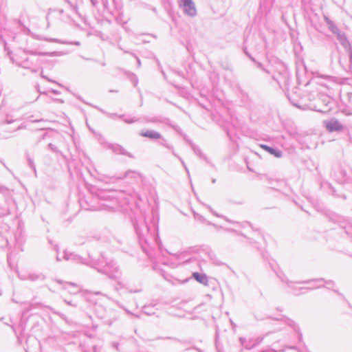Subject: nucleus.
Instances as JSON below:
<instances>
[{"label":"nucleus","mask_w":352,"mask_h":352,"mask_svg":"<svg viewBox=\"0 0 352 352\" xmlns=\"http://www.w3.org/2000/svg\"><path fill=\"white\" fill-rule=\"evenodd\" d=\"M257 66H258V67H259V68H261V69H263L264 71H265L267 74H270V72H269L268 70H265V69L263 67V65H262L260 63H257Z\"/></svg>","instance_id":"nucleus-42"},{"label":"nucleus","mask_w":352,"mask_h":352,"mask_svg":"<svg viewBox=\"0 0 352 352\" xmlns=\"http://www.w3.org/2000/svg\"><path fill=\"white\" fill-rule=\"evenodd\" d=\"M161 140H162V142H161V144L162 145H163L164 146H165L166 148H167L168 149H170L172 151H174L173 146H171L170 144H168L165 139L161 138Z\"/></svg>","instance_id":"nucleus-29"},{"label":"nucleus","mask_w":352,"mask_h":352,"mask_svg":"<svg viewBox=\"0 0 352 352\" xmlns=\"http://www.w3.org/2000/svg\"><path fill=\"white\" fill-rule=\"evenodd\" d=\"M56 260H57V261H60V258H59L58 255L56 256Z\"/></svg>","instance_id":"nucleus-55"},{"label":"nucleus","mask_w":352,"mask_h":352,"mask_svg":"<svg viewBox=\"0 0 352 352\" xmlns=\"http://www.w3.org/2000/svg\"><path fill=\"white\" fill-rule=\"evenodd\" d=\"M28 162L29 166L32 168L34 172L36 173V170L35 165L34 164L33 160L30 157H28Z\"/></svg>","instance_id":"nucleus-34"},{"label":"nucleus","mask_w":352,"mask_h":352,"mask_svg":"<svg viewBox=\"0 0 352 352\" xmlns=\"http://www.w3.org/2000/svg\"><path fill=\"white\" fill-rule=\"evenodd\" d=\"M12 63H15L19 67L30 70L32 73H36L39 70L40 61L38 58L32 59L28 57H23L20 54H12V52H7Z\"/></svg>","instance_id":"nucleus-4"},{"label":"nucleus","mask_w":352,"mask_h":352,"mask_svg":"<svg viewBox=\"0 0 352 352\" xmlns=\"http://www.w3.org/2000/svg\"><path fill=\"white\" fill-rule=\"evenodd\" d=\"M117 179H124L125 178H130L134 179L135 182H139L142 181V175L135 170H129L124 173L116 177Z\"/></svg>","instance_id":"nucleus-12"},{"label":"nucleus","mask_w":352,"mask_h":352,"mask_svg":"<svg viewBox=\"0 0 352 352\" xmlns=\"http://www.w3.org/2000/svg\"><path fill=\"white\" fill-rule=\"evenodd\" d=\"M138 84V79L135 78V81H134V86L135 87Z\"/></svg>","instance_id":"nucleus-52"},{"label":"nucleus","mask_w":352,"mask_h":352,"mask_svg":"<svg viewBox=\"0 0 352 352\" xmlns=\"http://www.w3.org/2000/svg\"><path fill=\"white\" fill-rule=\"evenodd\" d=\"M179 6L182 8L185 14L192 17L197 15V9L192 0H179Z\"/></svg>","instance_id":"nucleus-9"},{"label":"nucleus","mask_w":352,"mask_h":352,"mask_svg":"<svg viewBox=\"0 0 352 352\" xmlns=\"http://www.w3.org/2000/svg\"><path fill=\"white\" fill-rule=\"evenodd\" d=\"M347 107L349 109L348 113L352 114V94L349 96V103L347 104Z\"/></svg>","instance_id":"nucleus-28"},{"label":"nucleus","mask_w":352,"mask_h":352,"mask_svg":"<svg viewBox=\"0 0 352 352\" xmlns=\"http://www.w3.org/2000/svg\"><path fill=\"white\" fill-rule=\"evenodd\" d=\"M56 281L58 283H59V284H61V283H62V281H61V280H56Z\"/></svg>","instance_id":"nucleus-56"},{"label":"nucleus","mask_w":352,"mask_h":352,"mask_svg":"<svg viewBox=\"0 0 352 352\" xmlns=\"http://www.w3.org/2000/svg\"><path fill=\"white\" fill-rule=\"evenodd\" d=\"M272 78L280 88H285L289 81V74L286 66L283 63H278L272 72Z\"/></svg>","instance_id":"nucleus-6"},{"label":"nucleus","mask_w":352,"mask_h":352,"mask_svg":"<svg viewBox=\"0 0 352 352\" xmlns=\"http://www.w3.org/2000/svg\"><path fill=\"white\" fill-rule=\"evenodd\" d=\"M332 221L337 222L341 228L345 230V232L347 234L351 235L352 236V224L349 222L343 217L338 215L333 214L331 217Z\"/></svg>","instance_id":"nucleus-11"},{"label":"nucleus","mask_w":352,"mask_h":352,"mask_svg":"<svg viewBox=\"0 0 352 352\" xmlns=\"http://www.w3.org/2000/svg\"><path fill=\"white\" fill-rule=\"evenodd\" d=\"M52 94H56V95H59L60 94V91H57V90H55V89H52L50 91Z\"/></svg>","instance_id":"nucleus-44"},{"label":"nucleus","mask_w":352,"mask_h":352,"mask_svg":"<svg viewBox=\"0 0 352 352\" xmlns=\"http://www.w3.org/2000/svg\"><path fill=\"white\" fill-rule=\"evenodd\" d=\"M18 276H19V278L21 280H29V278H28V273H25V274H18Z\"/></svg>","instance_id":"nucleus-35"},{"label":"nucleus","mask_w":352,"mask_h":352,"mask_svg":"<svg viewBox=\"0 0 352 352\" xmlns=\"http://www.w3.org/2000/svg\"><path fill=\"white\" fill-rule=\"evenodd\" d=\"M140 291V290H139V289H138V290H135V291H133V290H131V289H129V292H134V293H135V292H139Z\"/></svg>","instance_id":"nucleus-51"},{"label":"nucleus","mask_w":352,"mask_h":352,"mask_svg":"<svg viewBox=\"0 0 352 352\" xmlns=\"http://www.w3.org/2000/svg\"><path fill=\"white\" fill-rule=\"evenodd\" d=\"M0 197L5 201V204H0V208L2 210L3 215H8L14 206V200L12 197V190L5 187L0 186Z\"/></svg>","instance_id":"nucleus-7"},{"label":"nucleus","mask_w":352,"mask_h":352,"mask_svg":"<svg viewBox=\"0 0 352 352\" xmlns=\"http://www.w3.org/2000/svg\"><path fill=\"white\" fill-rule=\"evenodd\" d=\"M336 180L340 184H344L346 182V176L344 171L340 170L338 173H334Z\"/></svg>","instance_id":"nucleus-21"},{"label":"nucleus","mask_w":352,"mask_h":352,"mask_svg":"<svg viewBox=\"0 0 352 352\" xmlns=\"http://www.w3.org/2000/svg\"><path fill=\"white\" fill-rule=\"evenodd\" d=\"M336 36L340 45L348 54L350 59H352V47L346 34L344 32H340Z\"/></svg>","instance_id":"nucleus-10"},{"label":"nucleus","mask_w":352,"mask_h":352,"mask_svg":"<svg viewBox=\"0 0 352 352\" xmlns=\"http://www.w3.org/2000/svg\"><path fill=\"white\" fill-rule=\"evenodd\" d=\"M212 183H215V182H216V179H212Z\"/></svg>","instance_id":"nucleus-58"},{"label":"nucleus","mask_w":352,"mask_h":352,"mask_svg":"<svg viewBox=\"0 0 352 352\" xmlns=\"http://www.w3.org/2000/svg\"><path fill=\"white\" fill-rule=\"evenodd\" d=\"M137 61H138V66H140L141 63H140V60L138 58H137Z\"/></svg>","instance_id":"nucleus-53"},{"label":"nucleus","mask_w":352,"mask_h":352,"mask_svg":"<svg viewBox=\"0 0 352 352\" xmlns=\"http://www.w3.org/2000/svg\"><path fill=\"white\" fill-rule=\"evenodd\" d=\"M111 196L109 192L100 190L97 194L80 200V206L85 210L98 211H113L114 206L109 204Z\"/></svg>","instance_id":"nucleus-2"},{"label":"nucleus","mask_w":352,"mask_h":352,"mask_svg":"<svg viewBox=\"0 0 352 352\" xmlns=\"http://www.w3.org/2000/svg\"><path fill=\"white\" fill-rule=\"evenodd\" d=\"M330 109V108H329L327 107V105H326L325 108L324 109H316L317 111H319V112H327L329 111V110Z\"/></svg>","instance_id":"nucleus-40"},{"label":"nucleus","mask_w":352,"mask_h":352,"mask_svg":"<svg viewBox=\"0 0 352 352\" xmlns=\"http://www.w3.org/2000/svg\"><path fill=\"white\" fill-rule=\"evenodd\" d=\"M122 277L118 280H115L116 281V285H115V289L116 291H119L122 289H128V284L127 282L124 280H121Z\"/></svg>","instance_id":"nucleus-23"},{"label":"nucleus","mask_w":352,"mask_h":352,"mask_svg":"<svg viewBox=\"0 0 352 352\" xmlns=\"http://www.w3.org/2000/svg\"><path fill=\"white\" fill-rule=\"evenodd\" d=\"M112 346L115 348L117 351H119V344L118 342H113Z\"/></svg>","instance_id":"nucleus-41"},{"label":"nucleus","mask_w":352,"mask_h":352,"mask_svg":"<svg viewBox=\"0 0 352 352\" xmlns=\"http://www.w3.org/2000/svg\"><path fill=\"white\" fill-rule=\"evenodd\" d=\"M10 260H11V256H10V254H8V262L9 265H10Z\"/></svg>","instance_id":"nucleus-49"},{"label":"nucleus","mask_w":352,"mask_h":352,"mask_svg":"<svg viewBox=\"0 0 352 352\" xmlns=\"http://www.w3.org/2000/svg\"><path fill=\"white\" fill-rule=\"evenodd\" d=\"M277 276L279 279L283 282L286 283L287 287L290 289L291 292L294 295H300L302 294H305L307 291H310L315 289H318L320 285H318L316 287H299L298 285L300 284H310L312 282H322L323 281V278H318V279H310L304 281H298V282H292L289 281L286 276L283 274V272L280 270L276 272Z\"/></svg>","instance_id":"nucleus-3"},{"label":"nucleus","mask_w":352,"mask_h":352,"mask_svg":"<svg viewBox=\"0 0 352 352\" xmlns=\"http://www.w3.org/2000/svg\"><path fill=\"white\" fill-rule=\"evenodd\" d=\"M261 147L263 148L265 151L270 153V154L275 156L276 157L279 158V157H281L283 155L282 151H280L279 149L274 148H272V147H270L269 146L264 145V144H261Z\"/></svg>","instance_id":"nucleus-19"},{"label":"nucleus","mask_w":352,"mask_h":352,"mask_svg":"<svg viewBox=\"0 0 352 352\" xmlns=\"http://www.w3.org/2000/svg\"><path fill=\"white\" fill-rule=\"evenodd\" d=\"M194 151L196 155H197L200 158H204V159H206V157L204 156V155L201 153V150L198 148H194Z\"/></svg>","instance_id":"nucleus-31"},{"label":"nucleus","mask_w":352,"mask_h":352,"mask_svg":"<svg viewBox=\"0 0 352 352\" xmlns=\"http://www.w3.org/2000/svg\"><path fill=\"white\" fill-rule=\"evenodd\" d=\"M99 316L100 318H104V316Z\"/></svg>","instance_id":"nucleus-60"},{"label":"nucleus","mask_w":352,"mask_h":352,"mask_svg":"<svg viewBox=\"0 0 352 352\" xmlns=\"http://www.w3.org/2000/svg\"><path fill=\"white\" fill-rule=\"evenodd\" d=\"M45 40L47 41H50V42H57V43H63V42H62L56 38H46Z\"/></svg>","instance_id":"nucleus-39"},{"label":"nucleus","mask_w":352,"mask_h":352,"mask_svg":"<svg viewBox=\"0 0 352 352\" xmlns=\"http://www.w3.org/2000/svg\"><path fill=\"white\" fill-rule=\"evenodd\" d=\"M66 285L67 286H71V287H76V284L72 283H66Z\"/></svg>","instance_id":"nucleus-46"},{"label":"nucleus","mask_w":352,"mask_h":352,"mask_svg":"<svg viewBox=\"0 0 352 352\" xmlns=\"http://www.w3.org/2000/svg\"><path fill=\"white\" fill-rule=\"evenodd\" d=\"M94 267L98 272L106 275L110 279L118 280L122 277V271L113 260L107 261L105 263L100 261Z\"/></svg>","instance_id":"nucleus-5"},{"label":"nucleus","mask_w":352,"mask_h":352,"mask_svg":"<svg viewBox=\"0 0 352 352\" xmlns=\"http://www.w3.org/2000/svg\"><path fill=\"white\" fill-rule=\"evenodd\" d=\"M285 323L291 327L294 332L297 334L298 340L299 342H300L302 339V335L300 332L299 327L292 320L287 318L284 320Z\"/></svg>","instance_id":"nucleus-16"},{"label":"nucleus","mask_w":352,"mask_h":352,"mask_svg":"<svg viewBox=\"0 0 352 352\" xmlns=\"http://www.w3.org/2000/svg\"><path fill=\"white\" fill-rule=\"evenodd\" d=\"M118 118L122 120L126 124H132L138 120V119L135 118H131L130 116H126L125 115H119Z\"/></svg>","instance_id":"nucleus-26"},{"label":"nucleus","mask_w":352,"mask_h":352,"mask_svg":"<svg viewBox=\"0 0 352 352\" xmlns=\"http://www.w3.org/2000/svg\"><path fill=\"white\" fill-rule=\"evenodd\" d=\"M322 125L329 132H340L344 129V126L336 118L323 120Z\"/></svg>","instance_id":"nucleus-8"},{"label":"nucleus","mask_w":352,"mask_h":352,"mask_svg":"<svg viewBox=\"0 0 352 352\" xmlns=\"http://www.w3.org/2000/svg\"><path fill=\"white\" fill-rule=\"evenodd\" d=\"M29 280L31 281H36L38 280H45V276L42 274H36V273H28Z\"/></svg>","instance_id":"nucleus-25"},{"label":"nucleus","mask_w":352,"mask_h":352,"mask_svg":"<svg viewBox=\"0 0 352 352\" xmlns=\"http://www.w3.org/2000/svg\"><path fill=\"white\" fill-rule=\"evenodd\" d=\"M173 155L174 156L177 157V158L181 161V162H182V165L184 166V168L186 169V170L187 173L188 174V173H189L188 170V168H187V167H186V164H185L184 162L183 161V160H182L179 156H178V155L175 153V151H173Z\"/></svg>","instance_id":"nucleus-32"},{"label":"nucleus","mask_w":352,"mask_h":352,"mask_svg":"<svg viewBox=\"0 0 352 352\" xmlns=\"http://www.w3.org/2000/svg\"><path fill=\"white\" fill-rule=\"evenodd\" d=\"M204 206L208 209V210L214 216L217 217H223L225 218L222 215H220L219 214H217L210 206L208 205H206V204H204Z\"/></svg>","instance_id":"nucleus-30"},{"label":"nucleus","mask_w":352,"mask_h":352,"mask_svg":"<svg viewBox=\"0 0 352 352\" xmlns=\"http://www.w3.org/2000/svg\"><path fill=\"white\" fill-rule=\"evenodd\" d=\"M64 258L67 261H74L76 262H81V258L76 254L67 251L64 252Z\"/></svg>","instance_id":"nucleus-22"},{"label":"nucleus","mask_w":352,"mask_h":352,"mask_svg":"<svg viewBox=\"0 0 352 352\" xmlns=\"http://www.w3.org/2000/svg\"><path fill=\"white\" fill-rule=\"evenodd\" d=\"M140 135L150 140H158L162 138V135L154 130L142 131L140 133Z\"/></svg>","instance_id":"nucleus-14"},{"label":"nucleus","mask_w":352,"mask_h":352,"mask_svg":"<svg viewBox=\"0 0 352 352\" xmlns=\"http://www.w3.org/2000/svg\"><path fill=\"white\" fill-rule=\"evenodd\" d=\"M241 352H245V350H244V349H242V350H241Z\"/></svg>","instance_id":"nucleus-63"},{"label":"nucleus","mask_w":352,"mask_h":352,"mask_svg":"<svg viewBox=\"0 0 352 352\" xmlns=\"http://www.w3.org/2000/svg\"><path fill=\"white\" fill-rule=\"evenodd\" d=\"M41 78H44V79L47 80V81H49V82H52L56 83V84H57L58 86L62 87V85H60V84L58 83L56 81H54V80H52V79L49 78L48 77H47L46 76H45V75L43 74V72H41Z\"/></svg>","instance_id":"nucleus-33"},{"label":"nucleus","mask_w":352,"mask_h":352,"mask_svg":"<svg viewBox=\"0 0 352 352\" xmlns=\"http://www.w3.org/2000/svg\"><path fill=\"white\" fill-rule=\"evenodd\" d=\"M146 122H156V119H155V118L146 119Z\"/></svg>","instance_id":"nucleus-47"},{"label":"nucleus","mask_w":352,"mask_h":352,"mask_svg":"<svg viewBox=\"0 0 352 352\" xmlns=\"http://www.w3.org/2000/svg\"><path fill=\"white\" fill-rule=\"evenodd\" d=\"M53 100H56L57 102H59L60 103H63V100L62 99H54V98H52Z\"/></svg>","instance_id":"nucleus-48"},{"label":"nucleus","mask_w":352,"mask_h":352,"mask_svg":"<svg viewBox=\"0 0 352 352\" xmlns=\"http://www.w3.org/2000/svg\"><path fill=\"white\" fill-rule=\"evenodd\" d=\"M5 50H7V51H8V52H10V50H7V48H5Z\"/></svg>","instance_id":"nucleus-62"},{"label":"nucleus","mask_w":352,"mask_h":352,"mask_svg":"<svg viewBox=\"0 0 352 352\" xmlns=\"http://www.w3.org/2000/svg\"><path fill=\"white\" fill-rule=\"evenodd\" d=\"M194 217L195 219L199 220V221H204V219L202 216H201L200 214L196 213V212H194Z\"/></svg>","instance_id":"nucleus-38"},{"label":"nucleus","mask_w":352,"mask_h":352,"mask_svg":"<svg viewBox=\"0 0 352 352\" xmlns=\"http://www.w3.org/2000/svg\"><path fill=\"white\" fill-rule=\"evenodd\" d=\"M65 302L66 304H67L68 305L76 307V305L72 304V302L71 301H67V300H65Z\"/></svg>","instance_id":"nucleus-43"},{"label":"nucleus","mask_w":352,"mask_h":352,"mask_svg":"<svg viewBox=\"0 0 352 352\" xmlns=\"http://www.w3.org/2000/svg\"><path fill=\"white\" fill-rule=\"evenodd\" d=\"M75 44L76 45H79V43L78 42H76Z\"/></svg>","instance_id":"nucleus-61"},{"label":"nucleus","mask_w":352,"mask_h":352,"mask_svg":"<svg viewBox=\"0 0 352 352\" xmlns=\"http://www.w3.org/2000/svg\"><path fill=\"white\" fill-rule=\"evenodd\" d=\"M23 54H32V55H40V56H60L62 53L60 52H36L32 50H23Z\"/></svg>","instance_id":"nucleus-17"},{"label":"nucleus","mask_w":352,"mask_h":352,"mask_svg":"<svg viewBox=\"0 0 352 352\" xmlns=\"http://www.w3.org/2000/svg\"><path fill=\"white\" fill-rule=\"evenodd\" d=\"M151 217H146L142 214L140 217L136 219L134 226L135 232L142 241L148 243L150 241L155 239V234L157 230V223L154 220L153 213Z\"/></svg>","instance_id":"nucleus-1"},{"label":"nucleus","mask_w":352,"mask_h":352,"mask_svg":"<svg viewBox=\"0 0 352 352\" xmlns=\"http://www.w3.org/2000/svg\"><path fill=\"white\" fill-rule=\"evenodd\" d=\"M93 351H94V352H98L97 346H94Z\"/></svg>","instance_id":"nucleus-50"},{"label":"nucleus","mask_w":352,"mask_h":352,"mask_svg":"<svg viewBox=\"0 0 352 352\" xmlns=\"http://www.w3.org/2000/svg\"><path fill=\"white\" fill-rule=\"evenodd\" d=\"M90 1H91V3H92V5L94 6H97V4H98V1L97 0H90Z\"/></svg>","instance_id":"nucleus-45"},{"label":"nucleus","mask_w":352,"mask_h":352,"mask_svg":"<svg viewBox=\"0 0 352 352\" xmlns=\"http://www.w3.org/2000/svg\"><path fill=\"white\" fill-rule=\"evenodd\" d=\"M98 309H102V307L101 306H98L96 312H98Z\"/></svg>","instance_id":"nucleus-54"},{"label":"nucleus","mask_w":352,"mask_h":352,"mask_svg":"<svg viewBox=\"0 0 352 352\" xmlns=\"http://www.w3.org/2000/svg\"><path fill=\"white\" fill-rule=\"evenodd\" d=\"M326 283L327 285V287L328 288H330V287L333 286L334 285V283L332 281V280H327L325 281L324 279H323V281L322 282H312L310 284H308L309 286L308 287H316V286H318V285H320V287H324V285L323 283Z\"/></svg>","instance_id":"nucleus-24"},{"label":"nucleus","mask_w":352,"mask_h":352,"mask_svg":"<svg viewBox=\"0 0 352 352\" xmlns=\"http://www.w3.org/2000/svg\"><path fill=\"white\" fill-rule=\"evenodd\" d=\"M101 293L100 292H98L96 293V294H100Z\"/></svg>","instance_id":"nucleus-59"},{"label":"nucleus","mask_w":352,"mask_h":352,"mask_svg":"<svg viewBox=\"0 0 352 352\" xmlns=\"http://www.w3.org/2000/svg\"><path fill=\"white\" fill-rule=\"evenodd\" d=\"M324 19L327 25H328L329 30L333 34L337 35L338 33L341 32L340 29L336 25V24L332 21H331L327 16H324Z\"/></svg>","instance_id":"nucleus-20"},{"label":"nucleus","mask_w":352,"mask_h":352,"mask_svg":"<svg viewBox=\"0 0 352 352\" xmlns=\"http://www.w3.org/2000/svg\"><path fill=\"white\" fill-rule=\"evenodd\" d=\"M240 342H241L242 346L244 348V349L248 350V349H252L254 347H255L261 342V340H247L245 338H241Z\"/></svg>","instance_id":"nucleus-15"},{"label":"nucleus","mask_w":352,"mask_h":352,"mask_svg":"<svg viewBox=\"0 0 352 352\" xmlns=\"http://www.w3.org/2000/svg\"><path fill=\"white\" fill-rule=\"evenodd\" d=\"M97 109H98L100 111H101L102 113H104L105 115H107L109 118H113L114 117H118V114L116 113H108V112H106L104 111L103 109H100L98 107H96Z\"/></svg>","instance_id":"nucleus-27"},{"label":"nucleus","mask_w":352,"mask_h":352,"mask_svg":"<svg viewBox=\"0 0 352 352\" xmlns=\"http://www.w3.org/2000/svg\"><path fill=\"white\" fill-rule=\"evenodd\" d=\"M108 148L111 149L115 154L123 155L131 158H133V155L132 154L127 152L122 146L119 144H109Z\"/></svg>","instance_id":"nucleus-13"},{"label":"nucleus","mask_w":352,"mask_h":352,"mask_svg":"<svg viewBox=\"0 0 352 352\" xmlns=\"http://www.w3.org/2000/svg\"><path fill=\"white\" fill-rule=\"evenodd\" d=\"M192 278H194L198 283L204 285H208V278L206 274H200L199 272H193L192 274Z\"/></svg>","instance_id":"nucleus-18"},{"label":"nucleus","mask_w":352,"mask_h":352,"mask_svg":"<svg viewBox=\"0 0 352 352\" xmlns=\"http://www.w3.org/2000/svg\"><path fill=\"white\" fill-rule=\"evenodd\" d=\"M100 64H101L102 66H105V63L104 62H101Z\"/></svg>","instance_id":"nucleus-57"},{"label":"nucleus","mask_w":352,"mask_h":352,"mask_svg":"<svg viewBox=\"0 0 352 352\" xmlns=\"http://www.w3.org/2000/svg\"><path fill=\"white\" fill-rule=\"evenodd\" d=\"M47 148L48 149L51 150L52 151L54 152V153H58V150L56 148V147L52 143H50L48 145H47Z\"/></svg>","instance_id":"nucleus-36"},{"label":"nucleus","mask_w":352,"mask_h":352,"mask_svg":"<svg viewBox=\"0 0 352 352\" xmlns=\"http://www.w3.org/2000/svg\"><path fill=\"white\" fill-rule=\"evenodd\" d=\"M67 3L69 5L70 8H72V10L76 12H77V6L74 4H72L68 0H66Z\"/></svg>","instance_id":"nucleus-37"}]
</instances>
